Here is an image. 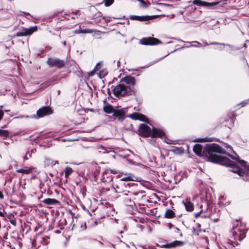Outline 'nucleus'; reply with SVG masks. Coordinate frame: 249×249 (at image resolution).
I'll list each match as a JSON object with an SVG mask.
<instances>
[{
	"label": "nucleus",
	"mask_w": 249,
	"mask_h": 249,
	"mask_svg": "<svg viewBox=\"0 0 249 249\" xmlns=\"http://www.w3.org/2000/svg\"><path fill=\"white\" fill-rule=\"evenodd\" d=\"M103 110L107 113H111L112 112L114 113V111H115L113 107L109 105L105 106L103 108Z\"/></svg>",
	"instance_id": "obj_22"
},
{
	"label": "nucleus",
	"mask_w": 249,
	"mask_h": 249,
	"mask_svg": "<svg viewBox=\"0 0 249 249\" xmlns=\"http://www.w3.org/2000/svg\"><path fill=\"white\" fill-rule=\"evenodd\" d=\"M71 18H74V17H72Z\"/></svg>",
	"instance_id": "obj_59"
},
{
	"label": "nucleus",
	"mask_w": 249,
	"mask_h": 249,
	"mask_svg": "<svg viewBox=\"0 0 249 249\" xmlns=\"http://www.w3.org/2000/svg\"><path fill=\"white\" fill-rule=\"evenodd\" d=\"M130 180H134L133 179H132L130 176H128L127 177H125V178H121L120 181H122L124 182V181H130Z\"/></svg>",
	"instance_id": "obj_32"
},
{
	"label": "nucleus",
	"mask_w": 249,
	"mask_h": 249,
	"mask_svg": "<svg viewBox=\"0 0 249 249\" xmlns=\"http://www.w3.org/2000/svg\"><path fill=\"white\" fill-rule=\"evenodd\" d=\"M161 42L157 38L149 37L148 38H143L140 40V43L142 44L145 45H154L158 44Z\"/></svg>",
	"instance_id": "obj_9"
},
{
	"label": "nucleus",
	"mask_w": 249,
	"mask_h": 249,
	"mask_svg": "<svg viewBox=\"0 0 249 249\" xmlns=\"http://www.w3.org/2000/svg\"><path fill=\"white\" fill-rule=\"evenodd\" d=\"M140 1L141 2V6L142 7H144V8H146L149 5H150V3H149L148 4H147L144 1H143V0H140Z\"/></svg>",
	"instance_id": "obj_33"
},
{
	"label": "nucleus",
	"mask_w": 249,
	"mask_h": 249,
	"mask_svg": "<svg viewBox=\"0 0 249 249\" xmlns=\"http://www.w3.org/2000/svg\"><path fill=\"white\" fill-rule=\"evenodd\" d=\"M135 185V184L133 183H125L122 181H119L116 186V192L122 193V194L127 193V191H128L127 189Z\"/></svg>",
	"instance_id": "obj_6"
},
{
	"label": "nucleus",
	"mask_w": 249,
	"mask_h": 249,
	"mask_svg": "<svg viewBox=\"0 0 249 249\" xmlns=\"http://www.w3.org/2000/svg\"><path fill=\"white\" fill-rule=\"evenodd\" d=\"M184 245V242L181 241H175L170 243L171 248H175L176 247H180Z\"/></svg>",
	"instance_id": "obj_21"
},
{
	"label": "nucleus",
	"mask_w": 249,
	"mask_h": 249,
	"mask_svg": "<svg viewBox=\"0 0 249 249\" xmlns=\"http://www.w3.org/2000/svg\"><path fill=\"white\" fill-rule=\"evenodd\" d=\"M138 132L139 135L142 137L151 136L152 138H162L165 136V133L162 130L153 128L151 131L150 128L147 125L143 124L140 125Z\"/></svg>",
	"instance_id": "obj_2"
},
{
	"label": "nucleus",
	"mask_w": 249,
	"mask_h": 249,
	"mask_svg": "<svg viewBox=\"0 0 249 249\" xmlns=\"http://www.w3.org/2000/svg\"><path fill=\"white\" fill-rule=\"evenodd\" d=\"M14 165L18 166V162L16 160H14Z\"/></svg>",
	"instance_id": "obj_47"
},
{
	"label": "nucleus",
	"mask_w": 249,
	"mask_h": 249,
	"mask_svg": "<svg viewBox=\"0 0 249 249\" xmlns=\"http://www.w3.org/2000/svg\"><path fill=\"white\" fill-rule=\"evenodd\" d=\"M121 82H124L129 86H134L135 84V78L130 75L126 76L121 79Z\"/></svg>",
	"instance_id": "obj_14"
},
{
	"label": "nucleus",
	"mask_w": 249,
	"mask_h": 249,
	"mask_svg": "<svg viewBox=\"0 0 249 249\" xmlns=\"http://www.w3.org/2000/svg\"><path fill=\"white\" fill-rule=\"evenodd\" d=\"M107 171H109L110 172V173H113V174H117V172L114 170H108Z\"/></svg>",
	"instance_id": "obj_39"
},
{
	"label": "nucleus",
	"mask_w": 249,
	"mask_h": 249,
	"mask_svg": "<svg viewBox=\"0 0 249 249\" xmlns=\"http://www.w3.org/2000/svg\"><path fill=\"white\" fill-rule=\"evenodd\" d=\"M93 32V30L90 29H82L80 27L79 29L75 30V33L76 34L80 33H92Z\"/></svg>",
	"instance_id": "obj_20"
},
{
	"label": "nucleus",
	"mask_w": 249,
	"mask_h": 249,
	"mask_svg": "<svg viewBox=\"0 0 249 249\" xmlns=\"http://www.w3.org/2000/svg\"><path fill=\"white\" fill-rule=\"evenodd\" d=\"M22 13L26 15H28V16H30V17H33V16L30 14H29V13H26L25 12H22Z\"/></svg>",
	"instance_id": "obj_41"
},
{
	"label": "nucleus",
	"mask_w": 249,
	"mask_h": 249,
	"mask_svg": "<svg viewBox=\"0 0 249 249\" xmlns=\"http://www.w3.org/2000/svg\"><path fill=\"white\" fill-rule=\"evenodd\" d=\"M95 71H91V73H90L89 75H93L94 74V72Z\"/></svg>",
	"instance_id": "obj_50"
},
{
	"label": "nucleus",
	"mask_w": 249,
	"mask_h": 249,
	"mask_svg": "<svg viewBox=\"0 0 249 249\" xmlns=\"http://www.w3.org/2000/svg\"><path fill=\"white\" fill-rule=\"evenodd\" d=\"M2 107H3L2 106H0V108H2Z\"/></svg>",
	"instance_id": "obj_56"
},
{
	"label": "nucleus",
	"mask_w": 249,
	"mask_h": 249,
	"mask_svg": "<svg viewBox=\"0 0 249 249\" xmlns=\"http://www.w3.org/2000/svg\"><path fill=\"white\" fill-rule=\"evenodd\" d=\"M62 43H63V45H65L66 44V41H63V42H62Z\"/></svg>",
	"instance_id": "obj_51"
},
{
	"label": "nucleus",
	"mask_w": 249,
	"mask_h": 249,
	"mask_svg": "<svg viewBox=\"0 0 249 249\" xmlns=\"http://www.w3.org/2000/svg\"><path fill=\"white\" fill-rule=\"evenodd\" d=\"M31 172H32V169L31 168H28L27 167L23 169H19L17 170V172L18 173H20L22 174H29Z\"/></svg>",
	"instance_id": "obj_23"
},
{
	"label": "nucleus",
	"mask_w": 249,
	"mask_h": 249,
	"mask_svg": "<svg viewBox=\"0 0 249 249\" xmlns=\"http://www.w3.org/2000/svg\"><path fill=\"white\" fill-rule=\"evenodd\" d=\"M3 195L2 193V192L0 191V199H3Z\"/></svg>",
	"instance_id": "obj_40"
},
{
	"label": "nucleus",
	"mask_w": 249,
	"mask_h": 249,
	"mask_svg": "<svg viewBox=\"0 0 249 249\" xmlns=\"http://www.w3.org/2000/svg\"><path fill=\"white\" fill-rule=\"evenodd\" d=\"M175 216V213L170 209L167 210L164 214V217L167 218H174Z\"/></svg>",
	"instance_id": "obj_19"
},
{
	"label": "nucleus",
	"mask_w": 249,
	"mask_h": 249,
	"mask_svg": "<svg viewBox=\"0 0 249 249\" xmlns=\"http://www.w3.org/2000/svg\"><path fill=\"white\" fill-rule=\"evenodd\" d=\"M56 232H57V233H59V232H60V231H56Z\"/></svg>",
	"instance_id": "obj_57"
},
{
	"label": "nucleus",
	"mask_w": 249,
	"mask_h": 249,
	"mask_svg": "<svg viewBox=\"0 0 249 249\" xmlns=\"http://www.w3.org/2000/svg\"><path fill=\"white\" fill-rule=\"evenodd\" d=\"M105 5L107 7L110 6L114 2V0H104Z\"/></svg>",
	"instance_id": "obj_29"
},
{
	"label": "nucleus",
	"mask_w": 249,
	"mask_h": 249,
	"mask_svg": "<svg viewBox=\"0 0 249 249\" xmlns=\"http://www.w3.org/2000/svg\"><path fill=\"white\" fill-rule=\"evenodd\" d=\"M9 111V110H5V112H8V111Z\"/></svg>",
	"instance_id": "obj_58"
},
{
	"label": "nucleus",
	"mask_w": 249,
	"mask_h": 249,
	"mask_svg": "<svg viewBox=\"0 0 249 249\" xmlns=\"http://www.w3.org/2000/svg\"><path fill=\"white\" fill-rule=\"evenodd\" d=\"M73 170L71 168L69 167H67L64 170L65 172V177L66 178L69 177V176L73 172Z\"/></svg>",
	"instance_id": "obj_24"
},
{
	"label": "nucleus",
	"mask_w": 249,
	"mask_h": 249,
	"mask_svg": "<svg viewBox=\"0 0 249 249\" xmlns=\"http://www.w3.org/2000/svg\"><path fill=\"white\" fill-rule=\"evenodd\" d=\"M193 4L198 6H215L217 4V2H208L206 1H203L201 0H194L193 1Z\"/></svg>",
	"instance_id": "obj_13"
},
{
	"label": "nucleus",
	"mask_w": 249,
	"mask_h": 249,
	"mask_svg": "<svg viewBox=\"0 0 249 249\" xmlns=\"http://www.w3.org/2000/svg\"><path fill=\"white\" fill-rule=\"evenodd\" d=\"M202 148L203 147L201 145L199 144H196L194 146L193 151L197 155L201 156Z\"/></svg>",
	"instance_id": "obj_18"
},
{
	"label": "nucleus",
	"mask_w": 249,
	"mask_h": 249,
	"mask_svg": "<svg viewBox=\"0 0 249 249\" xmlns=\"http://www.w3.org/2000/svg\"><path fill=\"white\" fill-rule=\"evenodd\" d=\"M117 66H118V67H119L120 66V61H118L117 62Z\"/></svg>",
	"instance_id": "obj_48"
},
{
	"label": "nucleus",
	"mask_w": 249,
	"mask_h": 249,
	"mask_svg": "<svg viewBox=\"0 0 249 249\" xmlns=\"http://www.w3.org/2000/svg\"><path fill=\"white\" fill-rule=\"evenodd\" d=\"M183 203L187 211L191 212L194 210L193 204L190 200L186 199L185 200L183 201Z\"/></svg>",
	"instance_id": "obj_16"
},
{
	"label": "nucleus",
	"mask_w": 249,
	"mask_h": 249,
	"mask_svg": "<svg viewBox=\"0 0 249 249\" xmlns=\"http://www.w3.org/2000/svg\"><path fill=\"white\" fill-rule=\"evenodd\" d=\"M121 196L126 201L131 202L132 200L139 199L142 197V193L137 191H134L132 189L127 191V193H123Z\"/></svg>",
	"instance_id": "obj_5"
},
{
	"label": "nucleus",
	"mask_w": 249,
	"mask_h": 249,
	"mask_svg": "<svg viewBox=\"0 0 249 249\" xmlns=\"http://www.w3.org/2000/svg\"><path fill=\"white\" fill-rule=\"evenodd\" d=\"M101 67V64L100 63H98L96 65V66L94 69V71H99Z\"/></svg>",
	"instance_id": "obj_34"
},
{
	"label": "nucleus",
	"mask_w": 249,
	"mask_h": 249,
	"mask_svg": "<svg viewBox=\"0 0 249 249\" xmlns=\"http://www.w3.org/2000/svg\"><path fill=\"white\" fill-rule=\"evenodd\" d=\"M213 141V138H205L204 139H198L195 140V142H212Z\"/></svg>",
	"instance_id": "obj_28"
},
{
	"label": "nucleus",
	"mask_w": 249,
	"mask_h": 249,
	"mask_svg": "<svg viewBox=\"0 0 249 249\" xmlns=\"http://www.w3.org/2000/svg\"><path fill=\"white\" fill-rule=\"evenodd\" d=\"M37 31V27L36 26L30 27L29 28H24L21 31L17 33V36H23L31 35L34 32Z\"/></svg>",
	"instance_id": "obj_8"
},
{
	"label": "nucleus",
	"mask_w": 249,
	"mask_h": 249,
	"mask_svg": "<svg viewBox=\"0 0 249 249\" xmlns=\"http://www.w3.org/2000/svg\"><path fill=\"white\" fill-rule=\"evenodd\" d=\"M216 153L224 154L226 150L216 144H212L209 148L207 157L209 161L218 163L219 164L230 167L231 169L230 171L237 173L239 176L244 177V175L249 174V165L244 160H240L239 156L235 158L233 156L230 157L236 160L242 166V168H239L229 158L217 155Z\"/></svg>",
	"instance_id": "obj_1"
},
{
	"label": "nucleus",
	"mask_w": 249,
	"mask_h": 249,
	"mask_svg": "<svg viewBox=\"0 0 249 249\" xmlns=\"http://www.w3.org/2000/svg\"><path fill=\"white\" fill-rule=\"evenodd\" d=\"M9 0V1H12L13 0Z\"/></svg>",
	"instance_id": "obj_60"
},
{
	"label": "nucleus",
	"mask_w": 249,
	"mask_h": 249,
	"mask_svg": "<svg viewBox=\"0 0 249 249\" xmlns=\"http://www.w3.org/2000/svg\"><path fill=\"white\" fill-rule=\"evenodd\" d=\"M193 43H195L194 44H192L191 46L192 47H200L201 46V43L197 41H194Z\"/></svg>",
	"instance_id": "obj_35"
},
{
	"label": "nucleus",
	"mask_w": 249,
	"mask_h": 249,
	"mask_svg": "<svg viewBox=\"0 0 249 249\" xmlns=\"http://www.w3.org/2000/svg\"><path fill=\"white\" fill-rule=\"evenodd\" d=\"M42 202L47 205H54L58 204L59 201L54 198H48L42 200Z\"/></svg>",
	"instance_id": "obj_17"
},
{
	"label": "nucleus",
	"mask_w": 249,
	"mask_h": 249,
	"mask_svg": "<svg viewBox=\"0 0 249 249\" xmlns=\"http://www.w3.org/2000/svg\"><path fill=\"white\" fill-rule=\"evenodd\" d=\"M232 235L231 237V239L229 240V243L234 247L238 246V243L236 240H238L241 241L245 237L243 233H241L239 229L236 228H233L231 231Z\"/></svg>",
	"instance_id": "obj_4"
},
{
	"label": "nucleus",
	"mask_w": 249,
	"mask_h": 249,
	"mask_svg": "<svg viewBox=\"0 0 249 249\" xmlns=\"http://www.w3.org/2000/svg\"><path fill=\"white\" fill-rule=\"evenodd\" d=\"M113 92L116 97H119L131 95L134 93V90L123 84H119L113 88Z\"/></svg>",
	"instance_id": "obj_3"
},
{
	"label": "nucleus",
	"mask_w": 249,
	"mask_h": 249,
	"mask_svg": "<svg viewBox=\"0 0 249 249\" xmlns=\"http://www.w3.org/2000/svg\"><path fill=\"white\" fill-rule=\"evenodd\" d=\"M172 226H173V225H172V224L171 223H169V224H168L169 228L170 229H171L172 228Z\"/></svg>",
	"instance_id": "obj_46"
},
{
	"label": "nucleus",
	"mask_w": 249,
	"mask_h": 249,
	"mask_svg": "<svg viewBox=\"0 0 249 249\" xmlns=\"http://www.w3.org/2000/svg\"><path fill=\"white\" fill-rule=\"evenodd\" d=\"M180 13L181 14H183V12L180 11Z\"/></svg>",
	"instance_id": "obj_55"
},
{
	"label": "nucleus",
	"mask_w": 249,
	"mask_h": 249,
	"mask_svg": "<svg viewBox=\"0 0 249 249\" xmlns=\"http://www.w3.org/2000/svg\"><path fill=\"white\" fill-rule=\"evenodd\" d=\"M209 45H223V46H229L230 47H232V46L230 45V44H224V43H218V42H212L211 43L209 44ZM204 45L205 46H207V45H209V44L207 42H205L204 43Z\"/></svg>",
	"instance_id": "obj_27"
},
{
	"label": "nucleus",
	"mask_w": 249,
	"mask_h": 249,
	"mask_svg": "<svg viewBox=\"0 0 249 249\" xmlns=\"http://www.w3.org/2000/svg\"><path fill=\"white\" fill-rule=\"evenodd\" d=\"M162 247L163 248H171L170 243L163 245L162 246Z\"/></svg>",
	"instance_id": "obj_38"
},
{
	"label": "nucleus",
	"mask_w": 249,
	"mask_h": 249,
	"mask_svg": "<svg viewBox=\"0 0 249 249\" xmlns=\"http://www.w3.org/2000/svg\"><path fill=\"white\" fill-rule=\"evenodd\" d=\"M153 18L152 16H130L129 17V19L133 20H138L140 21H148L149 20Z\"/></svg>",
	"instance_id": "obj_11"
},
{
	"label": "nucleus",
	"mask_w": 249,
	"mask_h": 249,
	"mask_svg": "<svg viewBox=\"0 0 249 249\" xmlns=\"http://www.w3.org/2000/svg\"><path fill=\"white\" fill-rule=\"evenodd\" d=\"M36 151V150L35 149H32L31 151V153H35Z\"/></svg>",
	"instance_id": "obj_45"
},
{
	"label": "nucleus",
	"mask_w": 249,
	"mask_h": 249,
	"mask_svg": "<svg viewBox=\"0 0 249 249\" xmlns=\"http://www.w3.org/2000/svg\"><path fill=\"white\" fill-rule=\"evenodd\" d=\"M201 217H209L210 218H211L212 220H213L214 222H216L217 221L218 219H219V218H214L213 217V214H203V215H201Z\"/></svg>",
	"instance_id": "obj_26"
},
{
	"label": "nucleus",
	"mask_w": 249,
	"mask_h": 249,
	"mask_svg": "<svg viewBox=\"0 0 249 249\" xmlns=\"http://www.w3.org/2000/svg\"><path fill=\"white\" fill-rule=\"evenodd\" d=\"M53 165H55V164H58V161H55L54 163H52Z\"/></svg>",
	"instance_id": "obj_49"
},
{
	"label": "nucleus",
	"mask_w": 249,
	"mask_h": 249,
	"mask_svg": "<svg viewBox=\"0 0 249 249\" xmlns=\"http://www.w3.org/2000/svg\"><path fill=\"white\" fill-rule=\"evenodd\" d=\"M53 110L51 108L49 107H43L39 108L36 112L38 118L43 117L45 116L51 114Z\"/></svg>",
	"instance_id": "obj_10"
},
{
	"label": "nucleus",
	"mask_w": 249,
	"mask_h": 249,
	"mask_svg": "<svg viewBox=\"0 0 249 249\" xmlns=\"http://www.w3.org/2000/svg\"><path fill=\"white\" fill-rule=\"evenodd\" d=\"M99 244H100V245H102V244H102V242H99Z\"/></svg>",
	"instance_id": "obj_54"
},
{
	"label": "nucleus",
	"mask_w": 249,
	"mask_h": 249,
	"mask_svg": "<svg viewBox=\"0 0 249 249\" xmlns=\"http://www.w3.org/2000/svg\"><path fill=\"white\" fill-rule=\"evenodd\" d=\"M29 155V157H30V158H31V156H32V154H31H31H30V153H29V152H27L26 153V157H27V155Z\"/></svg>",
	"instance_id": "obj_42"
},
{
	"label": "nucleus",
	"mask_w": 249,
	"mask_h": 249,
	"mask_svg": "<svg viewBox=\"0 0 249 249\" xmlns=\"http://www.w3.org/2000/svg\"><path fill=\"white\" fill-rule=\"evenodd\" d=\"M47 63L51 67H56L57 68H62L65 65V61L59 58H49Z\"/></svg>",
	"instance_id": "obj_7"
},
{
	"label": "nucleus",
	"mask_w": 249,
	"mask_h": 249,
	"mask_svg": "<svg viewBox=\"0 0 249 249\" xmlns=\"http://www.w3.org/2000/svg\"><path fill=\"white\" fill-rule=\"evenodd\" d=\"M94 224H95V225H97V222L96 221L94 222Z\"/></svg>",
	"instance_id": "obj_52"
},
{
	"label": "nucleus",
	"mask_w": 249,
	"mask_h": 249,
	"mask_svg": "<svg viewBox=\"0 0 249 249\" xmlns=\"http://www.w3.org/2000/svg\"><path fill=\"white\" fill-rule=\"evenodd\" d=\"M129 118L134 120H140L143 122H146L144 119L145 116L144 115L140 114L137 113H134L129 115Z\"/></svg>",
	"instance_id": "obj_15"
},
{
	"label": "nucleus",
	"mask_w": 249,
	"mask_h": 249,
	"mask_svg": "<svg viewBox=\"0 0 249 249\" xmlns=\"http://www.w3.org/2000/svg\"><path fill=\"white\" fill-rule=\"evenodd\" d=\"M101 13H99L98 15V17H100L101 16Z\"/></svg>",
	"instance_id": "obj_53"
},
{
	"label": "nucleus",
	"mask_w": 249,
	"mask_h": 249,
	"mask_svg": "<svg viewBox=\"0 0 249 249\" xmlns=\"http://www.w3.org/2000/svg\"><path fill=\"white\" fill-rule=\"evenodd\" d=\"M0 216L3 217L5 218V216L3 214V213L0 211Z\"/></svg>",
	"instance_id": "obj_43"
},
{
	"label": "nucleus",
	"mask_w": 249,
	"mask_h": 249,
	"mask_svg": "<svg viewBox=\"0 0 249 249\" xmlns=\"http://www.w3.org/2000/svg\"><path fill=\"white\" fill-rule=\"evenodd\" d=\"M9 221L11 223V224H12L13 226H16L17 225V222L15 218L14 217V216L13 215L12 217L9 218Z\"/></svg>",
	"instance_id": "obj_30"
},
{
	"label": "nucleus",
	"mask_w": 249,
	"mask_h": 249,
	"mask_svg": "<svg viewBox=\"0 0 249 249\" xmlns=\"http://www.w3.org/2000/svg\"><path fill=\"white\" fill-rule=\"evenodd\" d=\"M9 136V132L6 130L0 129V137L6 138Z\"/></svg>",
	"instance_id": "obj_25"
},
{
	"label": "nucleus",
	"mask_w": 249,
	"mask_h": 249,
	"mask_svg": "<svg viewBox=\"0 0 249 249\" xmlns=\"http://www.w3.org/2000/svg\"><path fill=\"white\" fill-rule=\"evenodd\" d=\"M4 115L3 111L0 109V121L2 120Z\"/></svg>",
	"instance_id": "obj_37"
},
{
	"label": "nucleus",
	"mask_w": 249,
	"mask_h": 249,
	"mask_svg": "<svg viewBox=\"0 0 249 249\" xmlns=\"http://www.w3.org/2000/svg\"><path fill=\"white\" fill-rule=\"evenodd\" d=\"M113 116L115 119L122 122L125 118L124 112L122 110H115L114 111Z\"/></svg>",
	"instance_id": "obj_12"
},
{
	"label": "nucleus",
	"mask_w": 249,
	"mask_h": 249,
	"mask_svg": "<svg viewBox=\"0 0 249 249\" xmlns=\"http://www.w3.org/2000/svg\"><path fill=\"white\" fill-rule=\"evenodd\" d=\"M249 103V99L247 100V102L245 104L243 103V104L242 105V107H244L246 104Z\"/></svg>",
	"instance_id": "obj_44"
},
{
	"label": "nucleus",
	"mask_w": 249,
	"mask_h": 249,
	"mask_svg": "<svg viewBox=\"0 0 249 249\" xmlns=\"http://www.w3.org/2000/svg\"><path fill=\"white\" fill-rule=\"evenodd\" d=\"M202 205H201V207H200V208L201 209V210L200 212H199L198 213H195L194 214L195 217L196 218H198L200 215V214H202L203 212L205 213L204 211L202 209Z\"/></svg>",
	"instance_id": "obj_31"
},
{
	"label": "nucleus",
	"mask_w": 249,
	"mask_h": 249,
	"mask_svg": "<svg viewBox=\"0 0 249 249\" xmlns=\"http://www.w3.org/2000/svg\"><path fill=\"white\" fill-rule=\"evenodd\" d=\"M142 249H154L155 248L153 246H141Z\"/></svg>",
	"instance_id": "obj_36"
}]
</instances>
